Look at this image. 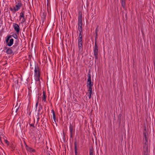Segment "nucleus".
I'll list each match as a JSON object with an SVG mask.
<instances>
[{
  "instance_id": "nucleus-18",
  "label": "nucleus",
  "mask_w": 155,
  "mask_h": 155,
  "mask_svg": "<svg viewBox=\"0 0 155 155\" xmlns=\"http://www.w3.org/2000/svg\"><path fill=\"white\" fill-rule=\"evenodd\" d=\"M51 112L53 114V117L54 120L55 122L56 118L55 112L53 110H51Z\"/></svg>"
},
{
  "instance_id": "nucleus-9",
  "label": "nucleus",
  "mask_w": 155,
  "mask_h": 155,
  "mask_svg": "<svg viewBox=\"0 0 155 155\" xmlns=\"http://www.w3.org/2000/svg\"><path fill=\"white\" fill-rule=\"evenodd\" d=\"M5 49L6 50V52L8 54H11L13 53L10 47H5Z\"/></svg>"
},
{
  "instance_id": "nucleus-19",
  "label": "nucleus",
  "mask_w": 155,
  "mask_h": 155,
  "mask_svg": "<svg viewBox=\"0 0 155 155\" xmlns=\"http://www.w3.org/2000/svg\"><path fill=\"white\" fill-rule=\"evenodd\" d=\"M82 34H83V32H79V37L78 38V40H82V39H83Z\"/></svg>"
},
{
  "instance_id": "nucleus-20",
  "label": "nucleus",
  "mask_w": 155,
  "mask_h": 155,
  "mask_svg": "<svg viewBox=\"0 0 155 155\" xmlns=\"http://www.w3.org/2000/svg\"><path fill=\"white\" fill-rule=\"evenodd\" d=\"M87 89L88 93L90 94H92V88H87Z\"/></svg>"
},
{
  "instance_id": "nucleus-34",
  "label": "nucleus",
  "mask_w": 155,
  "mask_h": 155,
  "mask_svg": "<svg viewBox=\"0 0 155 155\" xmlns=\"http://www.w3.org/2000/svg\"><path fill=\"white\" fill-rule=\"evenodd\" d=\"M18 107L16 109V112H17V111L18 110Z\"/></svg>"
},
{
  "instance_id": "nucleus-28",
  "label": "nucleus",
  "mask_w": 155,
  "mask_h": 155,
  "mask_svg": "<svg viewBox=\"0 0 155 155\" xmlns=\"http://www.w3.org/2000/svg\"><path fill=\"white\" fill-rule=\"evenodd\" d=\"M38 103V101L37 100V102H36V104H35V108H36V109H37Z\"/></svg>"
},
{
  "instance_id": "nucleus-29",
  "label": "nucleus",
  "mask_w": 155,
  "mask_h": 155,
  "mask_svg": "<svg viewBox=\"0 0 155 155\" xmlns=\"http://www.w3.org/2000/svg\"><path fill=\"white\" fill-rule=\"evenodd\" d=\"M38 103V101L37 100V102H36V104H35V108H36V109H37Z\"/></svg>"
},
{
  "instance_id": "nucleus-23",
  "label": "nucleus",
  "mask_w": 155,
  "mask_h": 155,
  "mask_svg": "<svg viewBox=\"0 0 155 155\" xmlns=\"http://www.w3.org/2000/svg\"><path fill=\"white\" fill-rule=\"evenodd\" d=\"M69 130L70 131V133L72 132L73 126L70 123Z\"/></svg>"
},
{
  "instance_id": "nucleus-3",
  "label": "nucleus",
  "mask_w": 155,
  "mask_h": 155,
  "mask_svg": "<svg viewBox=\"0 0 155 155\" xmlns=\"http://www.w3.org/2000/svg\"><path fill=\"white\" fill-rule=\"evenodd\" d=\"M78 30L79 32H83L82 13L79 12L78 13Z\"/></svg>"
},
{
  "instance_id": "nucleus-4",
  "label": "nucleus",
  "mask_w": 155,
  "mask_h": 155,
  "mask_svg": "<svg viewBox=\"0 0 155 155\" xmlns=\"http://www.w3.org/2000/svg\"><path fill=\"white\" fill-rule=\"evenodd\" d=\"M93 48V52H94V55L95 57V62L96 61V60L98 59V46L97 45L96 38L95 39V42L94 44V46Z\"/></svg>"
},
{
  "instance_id": "nucleus-8",
  "label": "nucleus",
  "mask_w": 155,
  "mask_h": 155,
  "mask_svg": "<svg viewBox=\"0 0 155 155\" xmlns=\"http://www.w3.org/2000/svg\"><path fill=\"white\" fill-rule=\"evenodd\" d=\"M17 46V44H15L12 47H10L12 50V51L13 53H15L18 50Z\"/></svg>"
},
{
  "instance_id": "nucleus-27",
  "label": "nucleus",
  "mask_w": 155,
  "mask_h": 155,
  "mask_svg": "<svg viewBox=\"0 0 155 155\" xmlns=\"http://www.w3.org/2000/svg\"><path fill=\"white\" fill-rule=\"evenodd\" d=\"M37 123H38V121H39V120L40 119V117H39V115H38L37 116Z\"/></svg>"
},
{
  "instance_id": "nucleus-35",
  "label": "nucleus",
  "mask_w": 155,
  "mask_h": 155,
  "mask_svg": "<svg viewBox=\"0 0 155 155\" xmlns=\"http://www.w3.org/2000/svg\"><path fill=\"white\" fill-rule=\"evenodd\" d=\"M70 134H71V137H72V132L70 133Z\"/></svg>"
},
{
  "instance_id": "nucleus-21",
  "label": "nucleus",
  "mask_w": 155,
  "mask_h": 155,
  "mask_svg": "<svg viewBox=\"0 0 155 155\" xmlns=\"http://www.w3.org/2000/svg\"><path fill=\"white\" fill-rule=\"evenodd\" d=\"M9 9L13 12H15L17 11L15 7H14L13 8L10 7L9 8Z\"/></svg>"
},
{
  "instance_id": "nucleus-6",
  "label": "nucleus",
  "mask_w": 155,
  "mask_h": 155,
  "mask_svg": "<svg viewBox=\"0 0 155 155\" xmlns=\"http://www.w3.org/2000/svg\"><path fill=\"white\" fill-rule=\"evenodd\" d=\"M25 15V12L24 11L22 12V11L20 14L19 18L20 19H21L22 18V19L21 20V23L22 24L24 23L26 21V18L24 16Z\"/></svg>"
},
{
  "instance_id": "nucleus-17",
  "label": "nucleus",
  "mask_w": 155,
  "mask_h": 155,
  "mask_svg": "<svg viewBox=\"0 0 155 155\" xmlns=\"http://www.w3.org/2000/svg\"><path fill=\"white\" fill-rule=\"evenodd\" d=\"M47 98V96L45 94V92L44 91H43V95L42 96V101H46V99Z\"/></svg>"
},
{
  "instance_id": "nucleus-12",
  "label": "nucleus",
  "mask_w": 155,
  "mask_h": 155,
  "mask_svg": "<svg viewBox=\"0 0 155 155\" xmlns=\"http://www.w3.org/2000/svg\"><path fill=\"white\" fill-rule=\"evenodd\" d=\"M14 43V40L13 39H11L9 40V41L6 43L7 45L9 47H11L12 46Z\"/></svg>"
},
{
  "instance_id": "nucleus-15",
  "label": "nucleus",
  "mask_w": 155,
  "mask_h": 155,
  "mask_svg": "<svg viewBox=\"0 0 155 155\" xmlns=\"http://www.w3.org/2000/svg\"><path fill=\"white\" fill-rule=\"evenodd\" d=\"M89 155H94V151L92 147L90 148L89 149Z\"/></svg>"
},
{
  "instance_id": "nucleus-25",
  "label": "nucleus",
  "mask_w": 155,
  "mask_h": 155,
  "mask_svg": "<svg viewBox=\"0 0 155 155\" xmlns=\"http://www.w3.org/2000/svg\"><path fill=\"white\" fill-rule=\"evenodd\" d=\"M11 35L12 37H13L15 39H17V36L16 34H14Z\"/></svg>"
},
{
  "instance_id": "nucleus-36",
  "label": "nucleus",
  "mask_w": 155,
  "mask_h": 155,
  "mask_svg": "<svg viewBox=\"0 0 155 155\" xmlns=\"http://www.w3.org/2000/svg\"><path fill=\"white\" fill-rule=\"evenodd\" d=\"M38 100H38V101H39V96H38Z\"/></svg>"
},
{
  "instance_id": "nucleus-14",
  "label": "nucleus",
  "mask_w": 155,
  "mask_h": 155,
  "mask_svg": "<svg viewBox=\"0 0 155 155\" xmlns=\"http://www.w3.org/2000/svg\"><path fill=\"white\" fill-rule=\"evenodd\" d=\"M74 147L75 150V155H77V141L75 140L74 142Z\"/></svg>"
},
{
  "instance_id": "nucleus-1",
  "label": "nucleus",
  "mask_w": 155,
  "mask_h": 155,
  "mask_svg": "<svg viewBox=\"0 0 155 155\" xmlns=\"http://www.w3.org/2000/svg\"><path fill=\"white\" fill-rule=\"evenodd\" d=\"M143 155H149L148 148V133L145 128L143 132Z\"/></svg>"
},
{
  "instance_id": "nucleus-32",
  "label": "nucleus",
  "mask_w": 155,
  "mask_h": 155,
  "mask_svg": "<svg viewBox=\"0 0 155 155\" xmlns=\"http://www.w3.org/2000/svg\"><path fill=\"white\" fill-rule=\"evenodd\" d=\"M91 96H92V94H89V95H88V96H89V99H90L91 97Z\"/></svg>"
},
{
  "instance_id": "nucleus-10",
  "label": "nucleus",
  "mask_w": 155,
  "mask_h": 155,
  "mask_svg": "<svg viewBox=\"0 0 155 155\" xmlns=\"http://www.w3.org/2000/svg\"><path fill=\"white\" fill-rule=\"evenodd\" d=\"M26 149L29 152L31 153H35V152L36 150H35L33 149L32 148L28 147V146L26 145L25 147Z\"/></svg>"
},
{
  "instance_id": "nucleus-22",
  "label": "nucleus",
  "mask_w": 155,
  "mask_h": 155,
  "mask_svg": "<svg viewBox=\"0 0 155 155\" xmlns=\"http://www.w3.org/2000/svg\"><path fill=\"white\" fill-rule=\"evenodd\" d=\"M42 109V107L40 105L39 106L38 110V114H37L38 115H39L40 112L41 111V110Z\"/></svg>"
},
{
  "instance_id": "nucleus-16",
  "label": "nucleus",
  "mask_w": 155,
  "mask_h": 155,
  "mask_svg": "<svg viewBox=\"0 0 155 155\" xmlns=\"http://www.w3.org/2000/svg\"><path fill=\"white\" fill-rule=\"evenodd\" d=\"M79 51H82L83 50V45L82 44H80L78 43Z\"/></svg>"
},
{
  "instance_id": "nucleus-11",
  "label": "nucleus",
  "mask_w": 155,
  "mask_h": 155,
  "mask_svg": "<svg viewBox=\"0 0 155 155\" xmlns=\"http://www.w3.org/2000/svg\"><path fill=\"white\" fill-rule=\"evenodd\" d=\"M22 4L20 1H18V3L17 4L15 5V8L18 11L19 9H20L21 7Z\"/></svg>"
},
{
  "instance_id": "nucleus-2",
  "label": "nucleus",
  "mask_w": 155,
  "mask_h": 155,
  "mask_svg": "<svg viewBox=\"0 0 155 155\" xmlns=\"http://www.w3.org/2000/svg\"><path fill=\"white\" fill-rule=\"evenodd\" d=\"M41 70L39 69L38 65H35L34 69L35 79L36 81H39Z\"/></svg>"
},
{
  "instance_id": "nucleus-7",
  "label": "nucleus",
  "mask_w": 155,
  "mask_h": 155,
  "mask_svg": "<svg viewBox=\"0 0 155 155\" xmlns=\"http://www.w3.org/2000/svg\"><path fill=\"white\" fill-rule=\"evenodd\" d=\"M13 27L16 32L17 33H19L20 31V27L19 25L17 24L13 23Z\"/></svg>"
},
{
  "instance_id": "nucleus-31",
  "label": "nucleus",
  "mask_w": 155,
  "mask_h": 155,
  "mask_svg": "<svg viewBox=\"0 0 155 155\" xmlns=\"http://www.w3.org/2000/svg\"><path fill=\"white\" fill-rule=\"evenodd\" d=\"M97 28L95 29V34H96V36L97 35Z\"/></svg>"
},
{
  "instance_id": "nucleus-30",
  "label": "nucleus",
  "mask_w": 155,
  "mask_h": 155,
  "mask_svg": "<svg viewBox=\"0 0 155 155\" xmlns=\"http://www.w3.org/2000/svg\"><path fill=\"white\" fill-rule=\"evenodd\" d=\"M5 143L7 144V145H8L9 144L8 141L6 140H5Z\"/></svg>"
},
{
  "instance_id": "nucleus-24",
  "label": "nucleus",
  "mask_w": 155,
  "mask_h": 155,
  "mask_svg": "<svg viewBox=\"0 0 155 155\" xmlns=\"http://www.w3.org/2000/svg\"><path fill=\"white\" fill-rule=\"evenodd\" d=\"M12 37V35H10L7 37V38L6 39V43H8L10 39Z\"/></svg>"
},
{
  "instance_id": "nucleus-33",
  "label": "nucleus",
  "mask_w": 155,
  "mask_h": 155,
  "mask_svg": "<svg viewBox=\"0 0 155 155\" xmlns=\"http://www.w3.org/2000/svg\"><path fill=\"white\" fill-rule=\"evenodd\" d=\"M30 125L31 126H32V127H35L34 125V124H30Z\"/></svg>"
},
{
  "instance_id": "nucleus-38",
  "label": "nucleus",
  "mask_w": 155,
  "mask_h": 155,
  "mask_svg": "<svg viewBox=\"0 0 155 155\" xmlns=\"http://www.w3.org/2000/svg\"><path fill=\"white\" fill-rule=\"evenodd\" d=\"M17 84H18V80H17Z\"/></svg>"
},
{
  "instance_id": "nucleus-26",
  "label": "nucleus",
  "mask_w": 155,
  "mask_h": 155,
  "mask_svg": "<svg viewBox=\"0 0 155 155\" xmlns=\"http://www.w3.org/2000/svg\"><path fill=\"white\" fill-rule=\"evenodd\" d=\"M78 43L80 44H82V40H78Z\"/></svg>"
},
{
  "instance_id": "nucleus-13",
  "label": "nucleus",
  "mask_w": 155,
  "mask_h": 155,
  "mask_svg": "<svg viewBox=\"0 0 155 155\" xmlns=\"http://www.w3.org/2000/svg\"><path fill=\"white\" fill-rule=\"evenodd\" d=\"M120 1L122 6L123 8H125L126 7V0H120Z\"/></svg>"
},
{
  "instance_id": "nucleus-37",
  "label": "nucleus",
  "mask_w": 155,
  "mask_h": 155,
  "mask_svg": "<svg viewBox=\"0 0 155 155\" xmlns=\"http://www.w3.org/2000/svg\"><path fill=\"white\" fill-rule=\"evenodd\" d=\"M0 141H2L1 137H0Z\"/></svg>"
},
{
  "instance_id": "nucleus-5",
  "label": "nucleus",
  "mask_w": 155,
  "mask_h": 155,
  "mask_svg": "<svg viewBox=\"0 0 155 155\" xmlns=\"http://www.w3.org/2000/svg\"><path fill=\"white\" fill-rule=\"evenodd\" d=\"M87 77V88H92V87L93 85V83L91 81V75L90 72L88 73Z\"/></svg>"
}]
</instances>
